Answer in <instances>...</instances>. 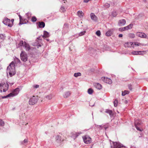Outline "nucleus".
Returning a JSON list of instances; mask_svg holds the SVG:
<instances>
[{"label": "nucleus", "instance_id": "f257e3e1", "mask_svg": "<svg viewBox=\"0 0 148 148\" xmlns=\"http://www.w3.org/2000/svg\"><path fill=\"white\" fill-rule=\"evenodd\" d=\"M7 73H9L10 77H12L16 73L15 64L14 62H12L8 67L7 69Z\"/></svg>", "mask_w": 148, "mask_h": 148}, {"label": "nucleus", "instance_id": "f03ea898", "mask_svg": "<svg viewBox=\"0 0 148 148\" xmlns=\"http://www.w3.org/2000/svg\"><path fill=\"white\" fill-rule=\"evenodd\" d=\"M38 99V96H33L29 99V103L30 105H33L37 102Z\"/></svg>", "mask_w": 148, "mask_h": 148}, {"label": "nucleus", "instance_id": "7ed1b4c3", "mask_svg": "<svg viewBox=\"0 0 148 148\" xmlns=\"http://www.w3.org/2000/svg\"><path fill=\"white\" fill-rule=\"evenodd\" d=\"M19 45L20 46H23L27 51H28L30 49V47L29 45L25 42H24L23 41H21L20 42Z\"/></svg>", "mask_w": 148, "mask_h": 148}, {"label": "nucleus", "instance_id": "20e7f679", "mask_svg": "<svg viewBox=\"0 0 148 148\" xmlns=\"http://www.w3.org/2000/svg\"><path fill=\"white\" fill-rule=\"evenodd\" d=\"M20 57L21 60L24 62H26L27 60V55L24 51H21Z\"/></svg>", "mask_w": 148, "mask_h": 148}, {"label": "nucleus", "instance_id": "39448f33", "mask_svg": "<svg viewBox=\"0 0 148 148\" xmlns=\"http://www.w3.org/2000/svg\"><path fill=\"white\" fill-rule=\"evenodd\" d=\"M114 146L113 147L111 146L112 148H125V147L121 144L119 142H113Z\"/></svg>", "mask_w": 148, "mask_h": 148}, {"label": "nucleus", "instance_id": "423d86ee", "mask_svg": "<svg viewBox=\"0 0 148 148\" xmlns=\"http://www.w3.org/2000/svg\"><path fill=\"white\" fill-rule=\"evenodd\" d=\"M84 143L86 144H89L91 142V138L88 135H86L82 137Z\"/></svg>", "mask_w": 148, "mask_h": 148}, {"label": "nucleus", "instance_id": "0eeeda50", "mask_svg": "<svg viewBox=\"0 0 148 148\" xmlns=\"http://www.w3.org/2000/svg\"><path fill=\"white\" fill-rule=\"evenodd\" d=\"M10 19L7 18H5L4 20L3 21V23L5 25H8V26L10 27H12V24L10 23Z\"/></svg>", "mask_w": 148, "mask_h": 148}, {"label": "nucleus", "instance_id": "6e6552de", "mask_svg": "<svg viewBox=\"0 0 148 148\" xmlns=\"http://www.w3.org/2000/svg\"><path fill=\"white\" fill-rule=\"evenodd\" d=\"M95 125L96 127L99 128L100 130H101L103 128H105V130H106L109 126V125L108 123H106L104 125H98L95 124Z\"/></svg>", "mask_w": 148, "mask_h": 148}, {"label": "nucleus", "instance_id": "1a4fd4ad", "mask_svg": "<svg viewBox=\"0 0 148 148\" xmlns=\"http://www.w3.org/2000/svg\"><path fill=\"white\" fill-rule=\"evenodd\" d=\"M102 79L103 82L106 83L108 84H111L112 83V80L109 78L107 77H102Z\"/></svg>", "mask_w": 148, "mask_h": 148}, {"label": "nucleus", "instance_id": "9d476101", "mask_svg": "<svg viewBox=\"0 0 148 148\" xmlns=\"http://www.w3.org/2000/svg\"><path fill=\"white\" fill-rule=\"evenodd\" d=\"M82 134V132H73L71 133V137L74 139H75L77 138L79 135Z\"/></svg>", "mask_w": 148, "mask_h": 148}, {"label": "nucleus", "instance_id": "9b49d317", "mask_svg": "<svg viewBox=\"0 0 148 148\" xmlns=\"http://www.w3.org/2000/svg\"><path fill=\"white\" fill-rule=\"evenodd\" d=\"M20 91V89L19 88H17L15 89L10 94H12L11 97L16 96L18 94Z\"/></svg>", "mask_w": 148, "mask_h": 148}, {"label": "nucleus", "instance_id": "f8f14e48", "mask_svg": "<svg viewBox=\"0 0 148 148\" xmlns=\"http://www.w3.org/2000/svg\"><path fill=\"white\" fill-rule=\"evenodd\" d=\"M145 52L144 51H132V54L134 55L138 54L142 55Z\"/></svg>", "mask_w": 148, "mask_h": 148}, {"label": "nucleus", "instance_id": "ddd939ff", "mask_svg": "<svg viewBox=\"0 0 148 148\" xmlns=\"http://www.w3.org/2000/svg\"><path fill=\"white\" fill-rule=\"evenodd\" d=\"M126 21L125 19H122L119 20L118 23V25L120 26H122L124 25L126 23Z\"/></svg>", "mask_w": 148, "mask_h": 148}, {"label": "nucleus", "instance_id": "4468645a", "mask_svg": "<svg viewBox=\"0 0 148 148\" xmlns=\"http://www.w3.org/2000/svg\"><path fill=\"white\" fill-rule=\"evenodd\" d=\"M137 35L138 36L142 38H146L147 37V35L145 33L143 32H138Z\"/></svg>", "mask_w": 148, "mask_h": 148}, {"label": "nucleus", "instance_id": "2eb2a0df", "mask_svg": "<svg viewBox=\"0 0 148 148\" xmlns=\"http://www.w3.org/2000/svg\"><path fill=\"white\" fill-rule=\"evenodd\" d=\"M134 44L132 42H127L124 44V46L126 47H132L133 46Z\"/></svg>", "mask_w": 148, "mask_h": 148}, {"label": "nucleus", "instance_id": "dca6fc26", "mask_svg": "<svg viewBox=\"0 0 148 148\" xmlns=\"http://www.w3.org/2000/svg\"><path fill=\"white\" fill-rule=\"evenodd\" d=\"M90 18L91 19L94 21H96L97 20V18L93 13H91L90 14Z\"/></svg>", "mask_w": 148, "mask_h": 148}, {"label": "nucleus", "instance_id": "f3484780", "mask_svg": "<svg viewBox=\"0 0 148 148\" xmlns=\"http://www.w3.org/2000/svg\"><path fill=\"white\" fill-rule=\"evenodd\" d=\"M94 86L96 88L99 90L101 89L102 88V86L101 85L98 83H96L95 84Z\"/></svg>", "mask_w": 148, "mask_h": 148}, {"label": "nucleus", "instance_id": "a211bd4d", "mask_svg": "<svg viewBox=\"0 0 148 148\" xmlns=\"http://www.w3.org/2000/svg\"><path fill=\"white\" fill-rule=\"evenodd\" d=\"M113 31V29H110L108 30L106 33V35L108 36H110L112 34Z\"/></svg>", "mask_w": 148, "mask_h": 148}, {"label": "nucleus", "instance_id": "6ab92c4d", "mask_svg": "<svg viewBox=\"0 0 148 148\" xmlns=\"http://www.w3.org/2000/svg\"><path fill=\"white\" fill-rule=\"evenodd\" d=\"M140 124V122H138L137 121H136L135 122V125L136 129L139 131H141V130L138 127V126L139 124Z\"/></svg>", "mask_w": 148, "mask_h": 148}, {"label": "nucleus", "instance_id": "aec40b11", "mask_svg": "<svg viewBox=\"0 0 148 148\" xmlns=\"http://www.w3.org/2000/svg\"><path fill=\"white\" fill-rule=\"evenodd\" d=\"M18 16L19 17L20 22L19 23V25H22L23 24L26 23V21L25 22H22V21L23 20V19L22 18L21 16L20 15H18Z\"/></svg>", "mask_w": 148, "mask_h": 148}, {"label": "nucleus", "instance_id": "412c9836", "mask_svg": "<svg viewBox=\"0 0 148 148\" xmlns=\"http://www.w3.org/2000/svg\"><path fill=\"white\" fill-rule=\"evenodd\" d=\"M38 26L40 28H44L45 26V24L43 22H39Z\"/></svg>", "mask_w": 148, "mask_h": 148}, {"label": "nucleus", "instance_id": "4be33fe9", "mask_svg": "<svg viewBox=\"0 0 148 148\" xmlns=\"http://www.w3.org/2000/svg\"><path fill=\"white\" fill-rule=\"evenodd\" d=\"M49 36V33L46 31H44V35L42 36L43 38H47Z\"/></svg>", "mask_w": 148, "mask_h": 148}, {"label": "nucleus", "instance_id": "5701e85b", "mask_svg": "<svg viewBox=\"0 0 148 148\" xmlns=\"http://www.w3.org/2000/svg\"><path fill=\"white\" fill-rule=\"evenodd\" d=\"M55 138L57 142L60 143L61 142V137L57 135L55 137Z\"/></svg>", "mask_w": 148, "mask_h": 148}, {"label": "nucleus", "instance_id": "b1692460", "mask_svg": "<svg viewBox=\"0 0 148 148\" xmlns=\"http://www.w3.org/2000/svg\"><path fill=\"white\" fill-rule=\"evenodd\" d=\"M78 15L80 18H82L84 15V13L82 11H79L77 12Z\"/></svg>", "mask_w": 148, "mask_h": 148}, {"label": "nucleus", "instance_id": "393cba45", "mask_svg": "<svg viewBox=\"0 0 148 148\" xmlns=\"http://www.w3.org/2000/svg\"><path fill=\"white\" fill-rule=\"evenodd\" d=\"M71 93L69 91L66 92L63 95V97L65 98H66L70 96Z\"/></svg>", "mask_w": 148, "mask_h": 148}, {"label": "nucleus", "instance_id": "a878e982", "mask_svg": "<svg viewBox=\"0 0 148 148\" xmlns=\"http://www.w3.org/2000/svg\"><path fill=\"white\" fill-rule=\"evenodd\" d=\"M32 16V14L30 12H28L25 14V16L28 18L29 19Z\"/></svg>", "mask_w": 148, "mask_h": 148}, {"label": "nucleus", "instance_id": "bb28decb", "mask_svg": "<svg viewBox=\"0 0 148 148\" xmlns=\"http://www.w3.org/2000/svg\"><path fill=\"white\" fill-rule=\"evenodd\" d=\"M133 26V25L132 24H130V25H128L127 26L125 27L126 28V29L127 30L129 29H131Z\"/></svg>", "mask_w": 148, "mask_h": 148}, {"label": "nucleus", "instance_id": "cd10ccee", "mask_svg": "<svg viewBox=\"0 0 148 148\" xmlns=\"http://www.w3.org/2000/svg\"><path fill=\"white\" fill-rule=\"evenodd\" d=\"M129 92L127 90H125L122 93V95L123 96H125L126 94H129Z\"/></svg>", "mask_w": 148, "mask_h": 148}, {"label": "nucleus", "instance_id": "c85d7f7f", "mask_svg": "<svg viewBox=\"0 0 148 148\" xmlns=\"http://www.w3.org/2000/svg\"><path fill=\"white\" fill-rule=\"evenodd\" d=\"M60 10L61 12H64L65 11L66 9L64 6H62L60 8Z\"/></svg>", "mask_w": 148, "mask_h": 148}, {"label": "nucleus", "instance_id": "c756f323", "mask_svg": "<svg viewBox=\"0 0 148 148\" xmlns=\"http://www.w3.org/2000/svg\"><path fill=\"white\" fill-rule=\"evenodd\" d=\"M93 91V90L91 88H89L88 90V92L89 94H92Z\"/></svg>", "mask_w": 148, "mask_h": 148}, {"label": "nucleus", "instance_id": "7c9ffc66", "mask_svg": "<svg viewBox=\"0 0 148 148\" xmlns=\"http://www.w3.org/2000/svg\"><path fill=\"white\" fill-rule=\"evenodd\" d=\"M5 86L6 87V88H4L3 89V92H5L6 91V90L8 89V84H5Z\"/></svg>", "mask_w": 148, "mask_h": 148}, {"label": "nucleus", "instance_id": "2f4dec72", "mask_svg": "<svg viewBox=\"0 0 148 148\" xmlns=\"http://www.w3.org/2000/svg\"><path fill=\"white\" fill-rule=\"evenodd\" d=\"M81 74L80 73H75L74 76L75 77H77L78 76H81Z\"/></svg>", "mask_w": 148, "mask_h": 148}, {"label": "nucleus", "instance_id": "473e14b6", "mask_svg": "<svg viewBox=\"0 0 148 148\" xmlns=\"http://www.w3.org/2000/svg\"><path fill=\"white\" fill-rule=\"evenodd\" d=\"M119 30L120 31H123L127 30L125 27H123L120 28H119Z\"/></svg>", "mask_w": 148, "mask_h": 148}, {"label": "nucleus", "instance_id": "72a5a7b5", "mask_svg": "<svg viewBox=\"0 0 148 148\" xmlns=\"http://www.w3.org/2000/svg\"><path fill=\"white\" fill-rule=\"evenodd\" d=\"M37 20L36 17L35 16H32V18L31 21L32 22H35Z\"/></svg>", "mask_w": 148, "mask_h": 148}, {"label": "nucleus", "instance_id": "f704fd0d", "mask_svg": "<svg viewBox=\"0 0 148 148\" xmlns=\"http://www.w3.org/2000/svg\"><path fill=\"white\" fill-rule=\"evenodd\" d=\"M39 86L38 84L33 85L32 86V88L33 89H36L38 88Z\"/></svg>", "mask_w": 148, "mask_h": 148}, {"label": "nucleus", "instance_id": "c9c22d12", "mask_svg": "<svg viewBox=\"0 0 148 148\" xmlns=\"http://www.w3.org/2000/svg\"><path fill=\"white\" fill-rule=\"evenodd\" d=\"M105 112L106 113H108L110 115H111L112 114V111L110 110H106Z\"/></svg>", "mask_w": 148, "mask_h": 148}, {"label": "nucleus", "instance_id": "e433bc0d", "mask_svg": "<svg viewBox=\"0 0 148 148\" xmlns=\"http://www.w3.org/2000/svg\"><path fill=\"white\" fill-rule=\"evenodd\" d=\"M86 32L85 31L82 32H80L79 34V36H82L85 34Z\"/></svg>", "mask_w": 148, "mask_h": 148}, {"label": "nucleus", "instance_id": "4c0bfd02", "mask_svg": "<svg viewBox=\"0 0 148 148\" xmlns=\"http://www.w3.org/2000/svg\"><path fill=\"white\" fill-rule=\"evenodd\" d=\"M104 6L106 8H108L110 6V4L108 3H106L104 4Z\"/></svg>", "mask_w": 148, "mask_h": 148}, {"label": "nucleus", "instance_id": "58836bf2", "mask_svg": "<svg viewBox=\"0 0 148 148\" xmlns=\"http://www.w3.org/2000/svg\"><path fill=\"white\" fill-rule=\"evenodd\" d=\"M12 94H9L8 95L6 96H4L2 97V98L3 99L9 97H11Z\"/></svg>", "mask_w": 148, "mask_h": 148}, {"label": "nucleus", "instance_id": "ea45409f", "mask_svg": "<svg viewBox=\"0 0 148 148\" xmlns=\"http://www.w3.org/2000/svg\"><path fill=\"white\" fill-rule=\"evenodd\" d=\"M48 99H51L52 98V96L51 95H49L46 97Z\"/></svg>", "mask_w": 148, "mask_h": 148}, {"label": "nucleus", "instance_id": "a19ab883", "mask_svg": "<svg viewBox=\"0 0 148 148\" xmlns=\"http://www.w3.org/2000/svg\"><path fill=\"white\" fill-rule=\"evenodd\" d=\"M112 14L114 17H115L117 15V13L116 11H114L112 12Z\"/></svg>", "mask_w": 148, "mask_h": 148}, {"label": "nucleus", "instance_id": "79ce46f5", "mask_svg": "<svg viewBox=\"0 0 148 148\" xmlns=\"http://www.w3.org/2000/svg\"><path fill=\"white\" fill-rule=\"evenodd\" d=\"M118 101L116 100H115L114 101V106L115 107H116L118 104Z\"/></svg>", "mask_w": 148, "mask_h": 148}, {"label": "nucleus", "instance_id": "37998d69", "mask_svg": "<svg viewBox=\"0 0 148 148\" xmlns=\"http://www.w3.org/2000/svg\"><path fill=\"white\" fill-rule=\"evenodd\" d=\"M14 60L15 61V62L17 63L20 62V60L18 58H15L14 59Z\"/></svg>", "mask_w": 148, "mask_h": 148}, {"label": "nucleus", "instance_id": "c03bdc74", "mask_svg": "<svg viewBox=\"0 0 148 148\" xmlns=\"http://www.w3.org/2000/svg\"><path fill=\"white\" fill-rule=\"evenodd\" d=\"M4 122L1 119H0V125L1 126L4 125Z\"/></svg>", "mask_w": 148, "mask_h": 148}, {"label": "nucleus", "instance_id": "a18cd8bd", "mask_svg": "<svg viewBox=\"0 0 148 148\" xmlns=\"http://www.w3.org/2000/svg\"><path fill=\"white\" fill-rule=\"evenodd\" d=\"M129 36L130 37L132 38H134L135 37V35L133 34H130Z\"/></svg>", "mask_w": 148, "mask_h": 148}, {"label": "nucleus", "instance_id": "49530a36", "mask_svg": "<svg viewBox=\"0 0 148 148\" xmlns=\"http://www.w3.org/2000/svg\"><path fill=\"white\" fill-rule=\"evenodd\" d=\"M3 84H0V92H2V90L3 87Z\"/></svg>", "mask_w": 148, "mask_h": 148}, {"label": "nucleus", "instance_id": "de8ad7c7", "mask_svg": "<svg viewBox=\"0 0 148 148\" xmlns=\"http://www.w3.org/2000/svg\"><path fill=\"white\" fill-rule=\"evenodd\" d=\"M96 34L98 36H99L101 35V32L100 31H97L96 32Z\"/></svg>", "mask_w": 148, "mask_h": 148}, {"label": "nucleus", "instance_id": "09e8293b", "mask_svg": "<svg viewBox=\"0 0 148 148\" xmlns=\"http://www.w3.org/2000/svg\"><path fill=\"white\" fill-rule=\"evenodd\" d=\"M27 142V140L26 139H25L24 141H23V142L22 143V144H23V143H26Z\"/></svg>", "mask_w": 148, "mask_h": 148}, {"label": "nucleus", "instance_id": "8fccbe9b", "mask_svg": "<svg viewBox=\"0 0 148 148\" xmlns=\"http://www.w3.org/2000/svg\"><path fill=\"white\" fill-rule=\"evenodd\" d=\"M14 21V20L13 19H12L10 21V23L12 24V26Z\"/></svg>", "mask_w": 148, "mask_h": 148}, {"label": "nucleus", "instance_id": "3c124183", "mask_svg": "<svg viewBox=\"0 0 148 148\" xmlns=\"http://www.w3.org/2000/svg\"><path fill=\"white\" fill-rule=\"evenodd\" d=\"M128 87H129V88L130 90H132V85H128Z\"/></svg>", "mask_w": 148, "mask_h": 148}, {"label": "nucleus", "instance_id": "603ef678", "mask_svg": "<svg viewBox=\"0 0 148 148\" xmlns=\"http://www.w3.org/2000/svg\"><path fill=\"white\" fill-rule=\"evenodd\" d=\"M4 38V36L2 34H0V39H3Z\"/></svg>", "mask_w": 148, "mask_h": 148}, {"label": "nucleus", "instance_id": "864d4df0", "mask_svg": "<svg viewBox=\"0 0 148 148\" xmlns=\"http://www.w3.org/2000/svg\"><path fill=\"white\" fill-rule=\"evenodd\" d=\"M134 45L136 46L139 45L140 44L137 42H136L134 43Z\"/></svg>", "mask_w": 148, "mask_h": 148}, {"label": "nucleus", "instance_id": "5fc2aeb1", "mask_svg": "<svg viewBox=\"0 0 148 148\" xmlns=\"http://www.w3.org/2000/svg\"><path fill=\"white\" fill-rule=\"evenodd\" d=\"M123 36V34H120L119 35V37H122Z\"/></svg>", "mask_w": 148, "mask_h": 148}, {"label": "nucleus", "instance_id": "6e6d98bb", "mask_svg": "<svg viewBox=\"0 0 148 148\" xmlns=\"http://www.w3.org/2000/svg\"><path fill=\"white\" fill-rule=\"evenodd\" d=\"M89 1V0H84V2L85 3H87Z\"/></svg>", "mask_w": 148, "mask_h": 148}, {"label": "nucleus", "instance_id": "4d7b16f0", "mask_svg": "<svg viewBox=\"0 0 148 148\" xmlns=\"http://www.w3.org/2000/svg\"><path fill=\"white\" fill-rule=\"evenodd\" d=\"M90 106L92 107L94 106V104L92 105V104H91V103H90Z\"/></svg>", "mask_w": 148, "mask_h": 148}, {"label": "nucleus", "instance_id": "13d9d810", "mask_svg": "<svg viewBox=\"0 0 148 148\" xmlns=\"http://www.w3.org/2000/svg\"><path fill=\"white\" fill-rule=\"evenodd\" d=\"M37 39L39 40H41V39L40 38V37H39L37 38Z\"/></svg>", "mask_w": 148, "mask_h": 148}, {"label": "nucleus", "instance_id": "bf43d9fd", "mask_svg": "<svg viewBox=\"0 0 148 148\" xmlns=\"http://www.w3.org/2000/svg\"><path fill=\"white\" fill-rule=\"evenodd\" d=\"M62 1H64V3H65V1H66V0H61Z\"/></svg>", "mask_w": 148, "mask_h": 148}, {"label": "nucleus", "instance_id": "052dcab7", "mask_svg": "<svg viewBox=\"0 0 148 148\" xmlns=\"http://www.w3.org/2000/svg\"><path fill=\"white\" fill-rule=\"evenodd\" d=\"M47 41H49V40H48V39H47Z\"/></svg>", "mask_w": 148, "mask_h": 148}, {"label": "nucleus", "instance_id": "680f3d73", "mask_svg": "<svg viewBox=\"0 0 148 148\" xmlns=\"http://www.w3.org/2000/svg\"><path fill=\"white\" fill-rule=\"evenodd\" d=\"M127 102V101L126 100V102Z\"/></svg>", "mask_w": 148, "mask_h": 148}, {"label": "nucleus", "instance_id": "e2e57ef3", "mask_svg": "<svg viewBox=\"0 0 148 148\" xmlns=\"http://www.w3.org/2000/svg\"><path fill=\"white\" fill-rule=\"evenodd\" d=\"M64 26L65 27V25H64Z\"/></svg>", "mask_w": 148, "mask_h": 148}, {"label": "nucleus", "instance_id": "0e129e2a", "mask_svg": "<svg viewBox=\"0 0 148 148\" xmlns=\"http://www.w3.org/2000/svg\"><path fill=\"white\" fill-rule=\"evenodd\" d=\"M12 84L13 85V83H12Z\"/></svg>", "mask_w": 148, "mask_h": 148}]
</instances>
